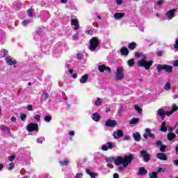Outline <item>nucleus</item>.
Returning a JSON list of instances; mask_svg holds the SVG:
<instances>
[{
	"label": "nucleus",
	"mask_w": 178,
	"mask_h": 178,
	"mask_svg": "<svg viewBox=\"0 0 178 178\" xmlns=\"http://www.w3.org/2000/svg\"><path fill=\"white\" fill-rule=\"evenodd\" d=\"M134 159V156L133 154H130L129 156H118L114 160V163L117 166L119 165H122L123 168H127L130 163H131V161Z\"/></svg>",
	"instance_id": "obj_1"
},
{
	"label": "nucleus",
	"mask_w": 178,
	"mask_h": 178,
	"mask_svg": "<svg viewBox=\"0 0 178 178\" xmlns=\"http://www.w3.org/2000/svg\"><path fill=\"white\" fill-rule=\"evenodd\" d=\"M141 60H140L139 61H138V66L139 67H144L145 69H146V70H148V69H149V67H151V66H152V60H149V61H147V55L145 54H140V57Z\"/></svg>",
	"instance_id": "obj_2"
},
{
	"label": "nucleus",
	"mask_w": 178,
	"mask_h": 178,
	"mask_svg": "<svg viewBox=\"0 0 178 178\" xmlns=\"http://www.w3.org/2000/svg\"><path fill=\"white\" fill-rule=\"evenodd\" d=\"M90 46L89 47L90 51H95L97 48L98 47V45H99V40L98 39L97 37H93L92 39L90 40Z\"/></svg>",
	"instance_id": "obj_3"
},
{
	"label": "nucleus",
	"mask_w": 178,
	"mask_h": 178,
	"mask_svg": "<svg viewBox=\"0 0 178 178\" xmlns=\"http://www.w3.org/2000/svg\"><path fill=\"white\" fill-rule=\"evenodd\" d=\"M124 70L122 67H119L117 68L116 74H115V79L117 81H122L123 79H124Z\"/></svg>",
	"instance_id": "obj_4"
},
{
	"label": "nucleus",
	"mask_w": 178,
	"mask_h": 178,
	"mask_svg": "<svg viewBox=\"0 0 178 178\" xmlns=\"http://www.w3.org/2000/svg\"><path fill=\"white\" fill-rule=\"evenodd\" d=\"M162 70H165V72H167V73H172V67L170 65H157V71L159 72V73H161V72H162Z\"/></svg>",
	"instance_id": "obj_5"
},
{
	"label": "nucleus",
	"mask_w": 178,
	"mask_h": 178,
	"mask_svg": "<svg viewBox=\"0 0 178 178\" xmlns=\"http://www.w3.org/2000/svg\"><path fill=\"white\" fill-rule=\"evenodd\" d=\"M140 156L143 158L144 162H149V159H151V156L148 154V152L145 150H142L140 152Z\"/></svg>",
	"instance_id": "obj_6"
},
{
	"label": "nucleus",
	"mask_w": 178,
	"mask_h": 178,
	"mask_svg": "<svg viewBox=\"0 0 178 178\" xmlns=\"http://www.w3.org/2000/svg\"><path fill=\"white\" fill-rule=\"evenodd\" d=\"M106 145H104L102 147V151H108V149H113V148H115L116 145L115 143H111V142H108Z\"/></svg>",
	"instance_id": "obj_7"
},
{
	"label": "nucleus",
	"mask_w": 178,
	"mask_h": 178,
	"mask_svg": "<svg viewBox=\"0 0 178 178\" xmlns=\"http://www.w3.org/2000/svg\"><path fill=\"white\" fill-rule=\"evenodd\" d=\"M28 131H38V124L31 123L27 126Z\"/></svg>",
	"instance_id": "obj_8"
},
{
	"label": "nucleus",
	"mask_w": 178,
	"mask_h": 178,
	"mask_svg": "<svg viewBox=\"0 0 178 178\" xmlns=\"http://www.w3.org/2000/svg\"><path fill=\"white\" fill-rule=\"evenodd\" d=\"M98 70H99V72H100L101 73H104V72H105V70H106V72H108V73H112V70H111V67H106V65H99V66L98 67Z\"/></svg>",
	"instance_id": "obj_9"
},
{
	"label": "nucleus",
	"mask_w": 178,
	"mask_h": 178,
	"mask_svg": "<svg viewBox=\"0 0 178 178\" xmlns=\"http://www.w3.org/2000/svg\"><path fill=\"white\" fill-rule=\"evenodd\" d=\"M146 134H143V137L144 138H148L149 137H150V138H155V134L151 133V129H149V128H147L145 129Z\"/></svg>",
	"instance_id": "obj_10"
},
{
	"label": "nucleus",
	"mask_w": 178,
	"mask_h": 178,
	"mask_svg": "<svg viewBox=\"0 0 178 178\" xmlns=\"http://www.w3.org/2000/svg\"><path fill=\"white\" fill-rule=\"evenodd\" d=\"M6 62L7 65H9V66H13V65H16V60L10 56H7L6 58Z\"/></svg>",
	"instance_id": "obj_11"
},
{
	"label": "nucleus",
	"mask_w": 178,
	"mask_h": 178,
	"mask_svg": "<svg viewBox=\"0 0 178 178\" xmlns=\"http://www.w3.org/2000/svg\"><path fill=\"white\" fill-rule=\"evenodd\" d=\"M71 24L73 26L74 30H79V29H80V24H79V20H77V19H72L71 20Z\"/></svg>",
	"instance_id": "obj_12"
},
{
	"label": "nucleus",
	"mask_w": 178,
	"mask_h": 178,
	"mask_svg": "<svg viewBox=\"0 0 178 178\" xmlns=\"http://www.w3.org/2000/svg\"><path fill=\"white\" fill-rule=\"evenodd\" d=\"M113 136L114 138L119 140V138H120L121 137H123V131L120 129L117 130L113 133Z\"/></svg>",
	"instance_id": "obj_13"
},
{
	"label": "nucleus",
	"mask_w": 178,
	"mask_h": 178,
	"mask_svg": "<svg viewBox=\"0 0 178 178\" xmlns=\"http://www.w3.org/2000/svg\"><path fill=\"white\" fill-rule=\"evenodd\" d=\"M117 124L116 121L112 120H108L106 122L105 126L107 127H115Z\"/></svg>",
	"instance_id": "obj_14"
},
{
	"label": "nucleus",
	"mask_w": 178,
	"mask_h": 178,
	"mask_svg": "<svg viewBox=\"0 0 178 178\" xmlns=\"http://www.w3.org/2000/svg\"><path fill=\"white\" fill-rule=\"evenodd\" d=\"M175 12H176V9L170 10L166 13L165 15L168 17V19H173L175 16Z\"/></svg>",
	"instance_id": "obj_15"
},
{
	"label": "nucleus",
	"mask_w": 178,
	"mask_h": 178,
	"mask_svg": "<svg viewBox=\"0 0 178 178\" xmlns=\"http://www.w3.org/2000/svg\"><path fill=\"white\" fill-rule=\"evenodd\" d=\"M158 159H160L161 161H168V157L166 156V154L163 153H159L156 155Z\"/></svg>",
	"instance_id": "obj_16"
},
{
	"label": "nucleus",
	"mask_w": 178,
	"mask_h": 178,
	"mask_svg": "<svg viewBox=\"0 0 178 178\" xmlns=\"http://www.w3.org/2000/svg\"><path fill=\"white\" fill-rule=\"evenodd\" d=\"M157 113L159 115L160 118L165 119V111L163 108H159L157 111Z\"/></svg>",
	"instance_id": "obj_17"
},
{
	"label": "nucleus",
	"mask_w": 178,
	"mask_h": 178,
	"mask_svg": "<svg viewBox=\"0 0 178 178\" xmlns=\"http://www.w3.org/2000/svg\"><path fill=\"white\" fill-rule=\"evenodd\" d=\"M147 173H148L147 170H145V168L144 167H141V168H139V171L138 172V176H141L143 175H147Z\"/></svg>",
	"instance_id": "obj_18"
},
{
	"label": "nucleus",
	"mask_w": 178,
	"mask_h": 178,
	"mask_svg": "<svg viewBox=\"0 0 178 178\" xmlns=\"http://www.w3.org/2000/svg\"><path fill=\"white\" fill-rule=\"evenodd\" d=\"M92 119H93L95 122H99V119H101V117L99 116V114H98V113H95L92 114Z\"/></svg>",
	"instance_id": "obj_19"
},
{
	"label": "nucleus",
	"mask_w": 178,
	"mask_h": 178,
	"mask_svg": "<svg viewBox=\"0 0 178 178\" xmlns=\"http://www.w3.org/2000/svg\"><path fill=\"white\" fill-rule=\"evenodd\" d=\"M120 51L122 55H124V56H127V55H129V49H127V47H122L120 49Z\"/></svg>",
	"instance_id": "obj_20"
},
{
	"label": "nucleus",
	"mask_w": 178,
	"mask_h": 178,
	"mask_svg": "<svg viewBox=\"0 0 178 178\" xmlns=\"http://www.w3.org/2000/svg\"><path fill=\"white\" fill-rule=\"evenodd\" d=\"M88 80V74H85L83 76H81V78L79 79L80 83H87V81Z\"/></svg>",
	"instance_id": "obj_21"
},
{
	"label": "nucleus",
	"mask_w": 178,
	"mask_h": 178,
	"mask_svg": "<svg viewBox=\"0 0 178 178\" xmlns=\"http://www.w3.org/2000/svg\"><path fill=\"white\" fill-rule=\"evenodd\" d=\"M133 137H134L135 141L138 142V141H140V140H141V135H140V134L138 132L134 134Z\"/></svg>",
	"instance_id": "obj_22"
},
{
	"label": "nucleus",
	"mask_w": 178,
	"mask_h": 178,
	"mask_svg": "<svg viewBox=\"0 0 178 178\" xmlns=\"http://www.w3.org/2000/svg\"><path fill=\"white\" fill-rule=\"evenodd\" d=\"M167 138H168V140H169V141H173V140L176 138V134L173 133H170L168 134Z\"/></svg>",
	"instance_id": "obj_23"
},
{
	"label": "nucleus",
	"mask_w": 178,
	"mask_h": 178,
	"mask_svg": "<svg viewBox=\"0 0 178 178\" xmlns=\"http://www.w3.org/2000/svg\"><path fill=\"white\" fill-rule=\"evenodd\" d=\"M161 130L163 133H166L168 131V128L166 127V122H162Z\"/></svg>",
	"instance_id": "obj_24"
},
{
	"label": "nucleus",
	"mask_w": 178,
	"mask_h": 178,
	"mask_svg": "<svg viewBox=\"0 0 178 178\" xmlns=\"http://www.w3.org/2000/svg\"><path fill=\"white\" fill-rule=\"evenodd\" d=\"M8 52L7 50L2 49L0 51V59H1V58H4V56H6V55H8Z\"/></svg>",
	"instance_id": "obj_25"
},
{
	"label": "nucleus",
	"mask_w": 178,
	"mask_h": 178,
	"mask_svg": "<svg viewBox=\"0 0 178 178\" xmlns=\"http://www.w3.org/2000/svg\"><path fill=\"white\" fill-rule=\"evenodd\" d=\"M123 16H124V13H117L114 14V18L116 19V20H118L119 19H122Z\"/></svg>",
	"instance_id": "obj_26"
},
{
	"label": "nucleus",
	"mask_w": 178,
	"mask_h": 178,
	"mask_svg": "<svg viewBox=\"0 0 178 178\" xmlns=\"http://www.w3.org/2000/svg\"><path fill=\"white\" fill-rule=\"evenodd\" d=\"M0 130L1 131H8V133H10V129H9V127L5 125L0 126Z\"/></svg>",
	"instance_id": "obj_27"
},
{
	"label": "nucleus",
	"mask_w": 178,
	"mask_h": 178,
	"mask_svg": "<svg viewBox=\"0 0 178 178\" xmlns=\"http://www.w3.org/2000/svg\"><path fill=\"white\" fill-rule=\"evenodd\" d=\"M102 104V99L101 98H97L96 99V101L95 102V105L96 106H101V105Z\"/></svg>",
	"instance_id": "obj_28"
},
{
	"label": "nucleus",
	"mask_w": 178,
	"mask_h": 178,
	"mask_svg": "<svg viewBox=\"0 0 178 178\" xmlns=\"http://www.w3.org/2000/svg\"><path fill=\"white\" fill-rule=\"evenodd\" d=\"M136 47H137V44H136V42H131L128 45L129 49H136Z\"/></svg>",
	"instance_id": "obj_29"
},
{
	"label": "nucleus",
	"mask_w": 178,
	"mask_h": 178,
	"mask_svg": "<svg viewBox=\"0 0 178 178\" xmlns=\"http://www.w3.org/2000/svg\"><path fill=\"white\" fill-rule=\"evenodd\" d=\"M134 108L138 112V115H141L143 113V108L140 106L135 105Z\"/></svg>",
	"instance_id": "obj_30"
},
{
	"label": "nucleus",
	"mask_w": 178,
	"mask_h": 178,
	"mask_svg": "<svg viewBox=\"0 0 178 178\" xmlns=\"http://www.w3.org/2000/svg\"><path fill=\"white\" fill-rule=\"evenodd\" d=\"M138 122H140L139 118H132L129 123H130V124H137V123H138Z\"/></svg>",
	"instance_id": "obj_31"
},
{
	"label": "nucleus",
	"mask_w": 178,
	"mask_h": 178,
	"mask_svg": "<svg viewBox=\"0 0 178 178\" xmlns=\"http://www.w3.org/2000/svg\"><path fill=\"white\" fill-rule=\"evenodd\" d=\"M69 163H70V161L67 159L60 161V164L61 165V166H66Z\"/></svg>",
	"instance_id": "obj_32"
},
{
	"label": "nucleus",
	"mask_w": 178,
	"mask_h": 178,
	"mask_svg": "<svg viewBox=\"0 0 178 178\" xmlns=\"http://www.w3.org/2000/svg\"><path fill=\"white\" fill-rule=\"evenodd\" d=\"M34 10L33 8H30L27 10V15L29 17H33V13Z\"/></svg>",
	"instance_id": "obj_33"
},
{
	"label": "nucleus",
	"mask_w": 178,
	"mask_h": 178,
	"mask_svg": "<svg viewBox=\"0 0 178 178\" xmlns=\"http://www.w3.org/2000/svg\"><path fill=\"white\" fill-rule=\"evenodd\" d=\"M164 90H165V91H170V83H167L164 87H163Z\"/></svg>",
	"instance_id": "obj_34"
},
{
	"label": "nucleus",
	"mask_w": 178,
	"mask_h": 178,
	"mask_svg": "<svg viewBox=\"0 0 178 178\" xmlns=\"http://www.w3.org/2000/svg\"><path fill=\"white\" fill-rule=\"evenodd\" d=\"M149 178H158V172H153L152 174H150Z\"/></svg>",
	"instance_id": "obj_35"
},
{
	"label": "nucleus",
	"mask_w": 178,
	"mask_h": 178,
	"mask_svg": "<svg viewBox=\"0 0 178 178\" xmlns=\"http://www.w3.org/2000/svg\"><path fill=\"white\" fill-rule=\"evenodd\" d=\"M44 120H45V122H47V123H49V122H50L51 120H52V117H51V115H46V116L44 117Z\"/></svg>",
	"instance_id": "obj_36"
},
{
	"label": "nucleus",
	"mask_w": 178,
	"mask_h": 178,
	"mask_svg": "<svg viewBox=\"0 0 178 178\" xmlns=\"http://www.w3.org/2000/svg\"><path fill=\"white\" fill-rule=\"evenodd\" d=\"M128 65L131 67V66H134V59L129 60H128Z\"/></svg>",
	"instance_id": "obj_37"
},
{
	"label": "nucleus",
	"mask_w": 178,
	"mask_h": 178,
	"mask_svg": "<svg viewBox=\"0 0 178 178\" xmlns=\"http://www.w3.org/2000/svg\"><path fill=\"white\" fill-rule=\"evenodd\" d=\"M15 158H16V156L15 155H12L8 156V161H10V162H13V161H15Z\"/></svg>",
	"instance_id": "obj_38"
},
{
	"label": "nucleus",
	"mask_w": 178,
	"mask_h": 178,
	"mask_svg": "<svg viewBox=\"0 0 178 178\" xmlns=\"http://www.w3.org/2000/svg\"><path fill=\"white\" fill-rule=\"evenodd\" d=\"M177 110H178V106H177V105H176L175 104H174L172 105V111L173 112H176V111H177Z\"/></svg>",
	"instance_id": "obj_39"
},
{
	"label": "nucleus",
	"mask_w": 178,
	"mask_h": 178,
	"mask_svg": "<svg viewBox=\"0 0 178 178\" xmlns=\"http://www.w3.org/2000/svg\"><path fill=\"white\" fill-rule=\"evenodd\" d=\"M42 97H44V100L47 101V98L49 97V95L47 92H43Z\"/></svg>",
	"instance_id": "obj_40"
},
{
	"label": "nucleus",
	"mask_w": 178,
	"mask_h": 178,
	"mask_svg": "<svg viewBox=\"0 0 178 178\" xmlns=\"http://www.w3.org/2000/svg\"><path fill=\"white\" fill-rule=\"evenodd\" d=\"M166 148V145H161L160 146V151H161V152H165V149Z\"/></svg>",
	"instance_id": "obj_41"
},
{
	"label": "nucleus",
	"mask_w": 178,
	"mask_h": 178,
	"mask_svg": "<svg viewBox=\"0 0 178 178\" xmlns=\"http://www.w3.org/2000/svg\"><path fill=\"white\" fill-rule=\"evenodd\" d=\"M35 120H38V122H40L41 120V116L40 115H36L34 117Z\"/></svg>",
	"instance_id": "obj_42"
},
{
	"label": "nucleus",
	"mask_w": 178,
	"mask_h": 178,
	"mask_svg": "<svg viewBox=\"0 0 178 178\" xmlns=\"http://www.w3.org/2000/svg\"><path fill=\"white\" fill-rule=\"evenodd\" d=\"M14 168H15V164L13 163H10L9 164L8 170H12V169H13Z\"/></svg>",
	"instance_id": "obj_43"
},
{
	"label": "nucleus",
	"mask_w": 178,
	"mask_h": 178,
	"mask_svg": "<svg viewBox=\"0 0 178 178\" xmlns=\"http://www.w3.org/2000/svg\"><path fill=\"white\" fill-rule=\"evenodd\" d=\"M173 111L171 110V111H165V115H167V116H171V115H173Z\"/></svg>",
	"instance_id": "obj_44"
},
{
	"label": "nucleus",
	"mask_w": 178,
	"mask_h": 178,
	"mask_svg": "<svg viewBox=\"0 0 178 178\" xmlns=\"http://www.w3.org/2000/svg\"><path fill=\"white\" fill-rule=\"evenodd\" d=\"M20 118L22 120H25L27 115H26V114H21Z\"/></svg>",
	"instance_id": "obj_45"
},
{
	"label": "nucleus",
	"mask_w": 178,
	"mask_h": 178,
	"mask_svg": "<svg viewBox=\"0 0 178 178\" xmlns=\"http://www.w3.org/2000/svg\"><path fill=\"white\" fill-rule=\"evenodd\" d=\"M89 176H90L91 178H95V177H97V174H95L94 172H90Z\"/></svg>",
	"instance_id": "obj_46"
},
{
	"label": "nucleus",
	"mask_w": 178,
	"mask_h": 178,
	"mask_svg": "<svg viewBox=\"0 0 178 178\" xmlns=\"http://www.w3.org/2000/svg\"><path fill=\"white\" fill-rule=\"evenodd\" d=\"M156 145L158 147H161L162 145V142L161 140H157V141H156Z\"/></svg>",
	"instance_id": "obj_47"
},
{
	"label": "nucleus",
	"mask_w": 178,
	"mask_h": 178,
	"mask_svg": "<svg viewBox=\"0 0 178 178\" xmlns=\"http://www.w3.org/2000/svg\"><path fill=\"white\" fill-rule=\"evenodd\" d=\"M165 168H159L157 170V173H161V172H165Z\"/></svg>",
	"instance_id": "obj_48"
},
{
	"label": "nucleus",
	"mask_w": 178,
	"mask_h": 178,
	"mask_svg": "<svg viewBox=\"0 0 178 178\" xmlns=\"http://www.w3.org/2000/svg\"><path fill=\"white\" fill-rule=\"evenodd\" d=\"M175 49H178V39L175 40V44L174 45Z\"/></svg>",
	"instance_id": "obj_49"
},
{
	"label": "nucleus",
	"mask_w": 178,
	"mask_h": 178,
	"mask_svg": "<svg viewBox=\"0 0 178 178\" xmlns=\"http://www.w3.org/2000/svg\"><path fill=\"white\" fill-rule=\"evenodd\" d=\"M82 177H83V174L81 173L76 174V175L75 176V178H82Z\"/></svg>",
	"instance_id": "obj_50"
},
{
	"label": "nucleus",
	"mask_w": 178,
	"mask_h": 178,
	"mask_svg": "<svg viewBox=\"0 0 178 178\" xmlns=\"http://www.w3.org/2000/svg\"><path fill=\"white\" fill-rule=\"evenodd\" d=\"M44 140H42V138H38L37 139V143H38V144H42V142H43Z\"/></svg>",
	"instance_id": "obj_51"
},
{
	"label": "nucleus",
	"mask_w": 178,
	"mask_h": 178,
	"mask_svg": "<svg viewBox=\"0 0 178 178\" xmlns=\"http://www.w3.org/2000/svg\"><path fill=\"white\" fill-rule=\"evenodd\" d=\"M156 54H157V56H162V55H163V51H156Z\"/></svg>",
	"instance_id": "obj_52"
},
{
	"label": "nucleus",
	"mask_w": 178,
	"mask_h": 178,
	"mask_svg": "<svg viewBox=\"0 0 178 178\" xmlns=\"http://www.w3.org/2000/svg\"><path fill=\"white\" fill-rule=\"evenodd\" d=\"M29 20H24L22 22V25L26 26V24H29Z\"/></svg>",
	"instance_id": "obj_53"
},
{
	"label": "nucleus",
	"mask_w": 178,
	"mask_h": 178,
	"mask_svg": "<svg viewBox=\"0 0 178 178\" xmlns=\"http://www.w3.org/2000/svg\"><path fill=\"white\" fill-rule=\"evenodd\" d=\"M173 66H175V67H178V60L174 61Z\"/></svg>",
	"instance_id": "obj_54"
},
{
	"label": "nucleus",
	"mask_w": 178,
	"mask_h": 178,
	"mask_svg": "<svg viewBox=\"0 0 178 178\" xmlns=\"http://www.w3.org/2000/svg\"><path fill=\"white\" fill-rule=\"evenodd\" d=\"M27 109H28V111H33V106L29 104L27 106Z\"/></svg>",
	"instance_id": "obj_55"
},
{
	"label": "nucleus",
	"mask_w": 178,
	"mask_h": 178,
	"mask_svg": "<svg viewBox=\"0 0 178 178\" xmlns=\"http://www.w3.org/2000/svg\"><path fill=\"white\" fill-rule=\"evenodd\" d=\"M162 3H163V0H160V1H157V5L159 6H161V5H162Z\"/></svg>",
	"instance_id": "obj_56"
},
{
	"label": "nucleus",
	"mask_w": 178,
	"mask_h": 178,
	"mask_svg": "<svg viewBox=\"0 0 178 178\" xmlns=\"http://www.w3.org/2000/svg\"><path fill=\"white\" fill-rule=\"evenodd\" d=\"M118 5H122V3H123L122 0H115Z\"/></svg>",
	"instance_id": "obj_57"
},
{
	"label": "nucleus",
	"mask_w": 178,
	"mask_h": 178,
	"mask_svg": "<svg viewBox=\"0 0 178 178\" xmlns=\"http://www.w3.org/2000/svg\"><path fill=\"white\" fill-rule=\"evenodd\" d=\"M135 56L136 58H140L141 56V54L140 53H138V52H136L135 53Z\"/></svg>",
	"instance_id": "obj_58"
},
{
	"label": "nucleus",
	"mask_w": 178,
	"mask_h": 178,
	"mask_svg": "<svg viewBox=\"0 0 178 178\" xmlns=\"http://www.w3.org/2000/svg\"><path fill=\"white\" fill-rule=\"evenodd\" d=\"M113 178H119V174L118 173L113 174Z\"/></svg>",
	"instance_id": "obj_59"
},
{
	"label": "nucleus",
	"mask_w": 178,
	"mask_h": 178,
	"mask_svg": "<svg viewBox=\"0 0 178 178\" xmlns=\"http://www.w3.org/2000/svg\"><path fill=\"white\" fill-rule=\"evenodd\" d=\"M81 56H82L81 54H76V58H78V59H81Z\"/></svg>",
	"instance_id": "obj_60"
},
{
	"label": "nucleus",
	"mask_w": 178,
	"mask_h": 178,
	"mask_svg": "<svg viewBox=\"0 0 178 178\" xmlns=\"http://www.w3.org/2000/svg\"><path fill=\"white\" fill-rule=\"evenodd\" d=\"M70 136H74V131H71L69 133Z\"/></svg>",
	"instance_id": "obj_61"
},
{
	"label": "nucleus",
	"mask_w": 178,
	"mask_h": 178,
	"mask_svg": "<svg viewBox=\"0 0 178 178\" xmlns=\"http://www.w3.org/2000/svg\"><path fill=\"white\" fill-rule=\"evenodd\" d=\"M11 122H16V118L12 117L11 118Z\"/></svg>",
	"instance_id": "obj_62"
},
{
	"label": "nucleus",
	"mask_w": 178,
	"mask_h": 178,
	"mask_svg": "<svg viewBox=\"0 0 178 178\" xmlns=\"http://www.w3.org/2000/svg\"><path fill=\"white\" fill-rule=\"evenodd\" d=\"M174 163H175V165H176L177 166H178V159H177V160H175V161H174Z\"/></svg>",
	"instance_id": "obj_63"
},
{
	"label": "nucleus",
	"mask_w": 178,
	"mask_h": 178,
	"mask_svg": "<svg viewBox=\"0 0 178 178\" xmlns=\"http://www.w3.org/2000/svg\"><path fill=\"white\" fill-rule=\"evenodd\" d=\"M175 152H176V154H177L178 155V145L175 147Z\"/></svg>",
	"instance_id": "obj_64"
}]
</instances>
